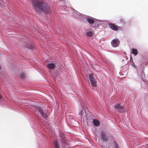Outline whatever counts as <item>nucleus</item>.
<instances>
[{
	"instance_id": "nucleus-9",
	"label": "nucleus",
	"mask_w": 148,
	"mask_h": 148,
	"mask_svg": "<svg viewBox=\"0 0 148 148\" xmlns=\"http://www.w3.org/2000/svg\"><path fill=\"white\" fill-rule=\"evenodd\" d=\"M49 68L51 69H53L55 67V64L53 63H49L47 65Z\"/></svg>"
},
{
	"instance_id": "nucleus-15",
	"label": "nucleus",
	"mask_w": 148,
	"mask_h": 148,
	"mask_svg": "<svg viewBox=\"0 0 148 148\" xmlns=\"http://www.w3.org/2000/svg\"><path fill=\"white\" fill-rule=\"evenodd\" d=\"M20 76L22 78H24L26 77V75L25 73H21L20 74Z\"/></svg>"
},
{
	"instance_id": "nucleus-10",
	"label": "nucleus",
	"mask_w": 148,
	"mask_h": 148,
	"mask_svg": "<svg viewBox=\"0 0 148 148\" xmlns=\"http://www.w3.org/2000/svg\"><path fill=\"white\" fill-rule=\"evenodd\" d=\"M130 61L131 65L133 66L134 68H136V66L135 65L134 63V62L132 57H131L130 58Z\"/></svg>"
},
{
	"instance_id": "nucleus-17",
	"label": "nucleus",
	"mask_w": 148,
	"mask_h": 148,
	"mask_svg": "<svg viewBox=\"0 0 148 148\" xmlns=\"http://www.w3.org/2000/svg\"><path fill=\"white\" fill-rule=\"evenodd\" d=\"M114 145V148H119L117 144L115 141H113Z\"/></svg>"
},
{
	"instance_id": "nucleus-20",
	"label": "nucleus",
	"mask_w": 148,
	"mask_h": 148,
	"mask_svg": "<svg viewBox=\"0 0 148 148\" xmlns=\"http://www.w3.org/2000/svg\"><path fill=\"white\" fill-rule=\"evenodd\" d=\"M82 112V111L81 110L80 111L79 113H80V114H81Z\"/></svg>"
},
{
	"instance_id": "nucleus-13",
	"label": "nucleus",
	"mask_w": 148,
	"mask_h": 148,
	"mask_svg": "<svg viewBox=\"0 0 148 148\" xmlns=\"http://www.w3.org/2000/svg\"><path fill=\"white\" fill-rule=\"evenodd\" d=\"M87 21L90 24H92L94 22L93 19H87Z\"/></svg>"
},
{
	"instance_id": "nucleus-3",
	"label": "nucleus",
	"mask_w": 148,
	"mask_h": 148,
	"mask_svg": "<svg viewBox=\"0 0 148 148\" xmlns=\"http://www.w3.org/2000/svg\"><path fill=\"white\" fill-rule=\"evenodd\" d=\"M89 77L91 82L92 85L93 86H96L97 84L96 82L95 79L94 77L92 74H90L89 75Z\"/></svg>"
},
{
	"instance_id": "nucleus-19",
	"label": "nucleus",
	"mask_w": 148,
	"mask_h": 148,
	"mask_svg": "<svg viewBox=\"0 0 148 148\" xmlns=\"http://www.w3.org/2000/svg\"><path fill=\"white\" fill-rule=\"evenodd\" d=\"M2 96L0 95V99H1L2 98Z\"/></svg>"
},
{
	"instance_id": "nucleus-12",
	"label": "nucleus",
	"mask_w": 148,
	"mask_h": 148,
	"mask_svg": "<svg viewBox=\"0 0 148 148\" xmlns=\"http://www.w3.org/2000/svg\"><path fill=\"white\" fill-rule=\"evenodd\" d=\"M132 53L133 54L135 55V56L137 55L138 53V52L137 50L135 49H132Z\"/></svg>"
},
{
	"instance_id": "nucleus-18",
	"label": "nucleus",
	"mask_w": 148,
	"mask_h": 148,
	"mask_svg": "<svg viewBox=\"0 0 148 148\" xmlns=\"http://www.w3.org/2000/svg\"><path fill=\"white\" fill-rule=\"evenodd\" d=\"M26 47L27 48L29 49H31L32 48V46L29 44H27V46H26Z\"/></svg>"
},
{
	"instance_id": "nucleus-11",
	"label": "nucleus",
	"mask_w": 148,
	"mask_h": 148,
	"mask_svg": "<svg viewBox=\"0 0 148 148\" xmlns=\"http://www.w3.org/2000/svg\"><path fill=\"white\" fill-rule=\"evenodd\" d=\"M54 144L55 148H61L60 145L57 143L56 140H54Z\"/></svg>"
},
{
	"instance_id": "nucleus-8",
	"label": "nucleus",
	"mask_w": 148,
	"mask_h": 148,
	"mask_svg": "<svg viewBox=\"0 0 148 148\" xmlns=\"http://www.w3.org/2000/svg\"><path fill=\"white\" fill-rule=\"evenodd\" d=\"M93 123L95 126H99L100 125V122L97 119H94L93 121Z\"/></svg>"
},
{
	"instance_id": "nucleus-1",
	"label": "nucleus",
	"mask_w": 148,
	"mask_h": 148,
	"mask_svg": "<svg viewBox=\"0 0 148 148\" xmlns=\"http://www.w3.org/2000/svg\"><path fill=\"white\" fill-rule=\"evenodd\" d=\"M34 8L36 12L38 13L41 11L45 14L50 11L49 6L43 0H34L33 1Z\"/></svg>"
},
{
	"instance_id": "nucleus-14",
	"label": "nucleus",
	"mask_w": 148,
	"mask_h": 148,
	"mask_svg": "<svg viewBox=\"0 0 148 148\" xmlns=\"http://www.w3.org/2000/svg\"><path fill=\"white\" fill-rule=\"evenodd\" d=\"M61 139L62 140V142L64 144V145L65 146L66 144V142L64 136L63 137H62Z\"/></svg>"
},
{
	"instance_id": "nucleus-6",
	"label": "nucleus",
	"mask_w": 148,
	"mask_h": 148,
	"mask_svg": "<svg viewBox=\"0 0 148 148\" xmlns=\"http://www.w3.org/2000/svg\"><path fill=\"white\" fill-rule=\"evenodd\" d=\"M119 43L120 41L117 39L113 40L111 42L112 45L114 47H116L118 46Z\"/></svg>"
},
{
	"instance_id": "nucleus-4",
	"label": "nucleus",
	"mask_w": 148,
	"mask_h": 148,
	"mask_svg": "<svg viewBox=\"0 0 148 148\" xmlns=\"http://www.w3.org/2000/svg\"><path fill=\"white\" fill-rule=\"evenodd\" d=\"M114 107L115 109L118 110L121 113L123 112L125 110L123 107L119 104H116Z\"/></svg>"
},
{
	"instance_id": "nucleus-5",
	"label": "nucleus",
	"mask_w": 148,
	"mask_h": 148,
	"mask_svg": "<svg viewBox=\"0 0 148 148\" xmlns=\"http://www.w3.org/2000/svg\"><path fill=\"white\" fill-rule=\"evenodd\" d=\"M36 108L43 117L45 118H46L47 117V114L43 111V109L41 107L39 106H36Z\"/></svg>"
},
{
	"instance_id": "nucleus-21",
	"label": "nucleus",
	"mask_w": 148,
	"mask_h": 148,
	"mask_svg": "<svg viewBox=\"0 0 148 148\" xmlns=\"http://www.w3.org/2000/svg\"><path fill=\"white\" fill-rule=\"evenodd\" d=\"M61 135H62V136H63V134H61Z\"/></svg>"
},
{
	"instance_id": "nucleus-2",
	"label": "nucleus",
	"mask_w": 148,
	"mask_h": 148,
	"mask_svg": "<svg viewBox=\"0 0 148 148\" xmlns=\"http://www.w3.org/2000/svg\"><path fill=\"white\" fill-rule=\"evenodd\" d=\"M101 138L102 140L106 142L109 140V138L107 132H102L101 133Z\"/></svg>"
},
{
	"instance_id": "nucleus-7",
	"label": "nucleus",
	"mask_w": 148,
	"mask_h": 148,
	"mask_svg": "<svg viewBox=\"0 0 148 148\" xmlns=\"http://www.w3.org/2000/svg\"><path fill=\"white\" fill-rule=\"evenodd\" d=\"M109 26L112 29L116 31L118 29V27L117 25H115L114 24L111 23L109 24Z\"/></svg>"
},
{
	"instance_id": "nucleus-16",
	"label": "nucleus",
	"mask_w": 148,
	"mask_h": 148,
	"mask_svg": "<svg viewBox=\"0 0 148 148\" xmlns=\"http://www.w3.org/2000/svg\"><path fill=\"white\" fill-rule=\"evenodd\" d=\"M87 35L89 37H90L92 35V33L91 31H88L87 32Z\"/></svg>"
}]
</instances>
